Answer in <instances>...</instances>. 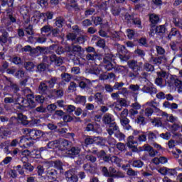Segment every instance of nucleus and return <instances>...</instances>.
I'll use <instances>...</instances> for the list:
<instances>
[{
  "label": "nucleus",
  "instance_id": "16",
  "mask_svg": "<svg viewBox=\"0 0 182 182\" xmlns=\"http://www.w3.org/2000/svg\"><path fill=\"white\" fill-rule=\"evenodd\" d=\"M102 122L104 124H109V127H112L115 124L114 116L112 114H106L102 118Z\"/></svg>",
  "mask_w": 182,
  "mask_h": 182
},
{
  "label": "nucleus",
  "instance_id": "47",
  "mask_svg": "<svg viewBox=\"0 0 182 182\" xmlns=\"http://www.w3.org/2000/svg\"><path fill=\"white\" fill-rule=\"evenodd\" d=\"M14 76L17 79H23V77H25V71L22 70H18L17 72L15 73Z\"/></svg>",
  "mask_w": 182,
  "mask_h": 182
},
{
  "label": "nucleus",
  "instance_id": "31",
  "mask_svg": "<svg viewBox=\"0 0 182 182\" xmlns=\"http://www.w3.org/2000/svg\"><path fill=\"white\" fill-rule=\"evenodd\" d=\"M9 36V33L6 31L3 32L1 36H0V45H1V46H4L5 43L8 42Z\"/></svg>",
  "mask_w": 182,
  "mask_h": 182
},
{
  "label": "nucleus",
  "instance_id": "8",
  "mask_svg": "<svg viewBox=\"0 0 182 182\" xmlns=\"http://www.w3.org/2000/svg\"><path fill=\"white\" fill-rule=\"evenodd\" d=\"M80 149L77 146H73V144L70 146V149L63 154L64 157H68V159H75L79 156Z\"/></svg>",
  "mask_w": 182,
  "mask_h": 182
},
{
  "label": "nucleus",
  "instance_id": "35",
  "mask_svg": "<svg viewBox=\"0 0 182 182\" xmlns=\"http://www.w3.org/2000/svg\"><path fill=\"white\" fill-rule=\"evenodd\" d=\"M85 144L86 147L90 146L92 144H96V137L92 138V136H88L85 139Z\"/></svg>",
  "mask_w": 182,
  "mask_h": 182
},
{
  "label": "nucleus",
  "instance_id": "58",
  "mask_svg": "<svg viewBox=\"0 0 182 182\" xmlns=\"http://www.w3.org/2000/svg\"><path fill=\"white\" fill-rule=\"evenodd\" d=\"M132 23L134 25H136L137 28H139V29H141L143 26H141V20L139 18H135L134 20H132Z\"/></svg>",
  "mask_w": 182,
  "mask_h": 182
},
{
  "label": "nucleus",
  "instance_id": "18",
  "mask_svg": "<svg viewBox=\"0 0 182 182\" xmlns=\"http://www.w3.org/2000/svg\"><path fill=\"white\" fill-rule=\"evenodd\" d=\"M50 167H54L56 170L62 171L63 170V163L60 160L50 161L48 162Z\"/></svg>",
  "mask_w": 182,
  "mask_h": 182
},
{
  "label": "nucleus",
  "instance_id": "37",
  "mask_svg": "<svg viewBox=\"0 0 182 182\" xmlns=\"http://www.w3.org/2000/svg\"><path fill=\"white\" fill-rule=\"evenodd\" d=\"M130 119H129L127 117H124L121 120V124L123 125L124 127H125L126 130H129L132 129V127L130 124Z\"/></svg>",
  "mask_w": 182,
  "mask_h": 182
},
{
  "label": "nucleus",
  "instance_id": "23",
  "mask_svg": "<svg viewBox=\"0 0 182 182\" xmlns=\"http://www.w3.org/2000/svg\"><path fill=\"white\" fill-rule=\"evenodd\" d=\"M149 21L151 23V28H156V25L160 22V17L154 14H152L149 16Z\"/></svg>",
  "mask_w": 182,
  "mask_h": 182
},
{
  "label": "nucleus",
  "instance_id": "29",
  "mask_svg": "<svg viewBox=\"0 0 182 182\" xmlns=\"http://www.w3.org/2000/svg\"><path fill=\"white\" fill-rule=\"evenodd\" d=\"M164 107H166V109H170L171 110H174L178 108V105L176 102L171 103L168 101H165L163 103Z\"/></svg>",
  "mask_w": 182,
  "mask_h": 182
},
{
  "label": "nucleus",
  "instance_id": "42",
  "mask_svg": "<svg viewBox=\"0 0 182 182\" xmlns=\"http://www.w3.org/2000/svg\"><path fill=\"white\" fill-rule=\"evenodd\" d=\"M77 38V35H76V33H69L67 35L68 41H71V42H73V43H75V42H76Z\"/></svg>",
  "mask_w": 182,
  "mask_h": 182
},
{
  "label": "nucleus",
  "instance_id": "19",
  "mask_svg": "<svg viewBox=\"0 0 182 182\" xmlns=\"http://www.w3.org/2000/svg\"><path fill=\"white\" fill-rule=\"evenodd\" d=\"M167 32L166 24L158 26L155 28V33L156 35H163ZM151 33H154V29H151Z\"/></svg>",
  "mask_w": 182,
  "mask_h": 182
},
{
  "label": "nucleus",
  "instance_id": "44",
  "mask_svg": "<svg viewBox=\"0 0 182 182\" xmlns=\"http://www.w3.org/2000/svg\"><path fill=\"white\" fill-rule=\"evenodd\" d=\"M24 68L26 70H28L29 72H32L33 70V68H35V64H33L31 61H28L26 63Z\"/></svg>",
  "mask_w": 182,
  "mask_h": 182
},
{
  "label": "nucleus",
  "instance_id": "38",
  "mask_svg": "<svg viewBox=\"0 0 182 182\" xmlns=\"http://www.w3.org/2000/svg\"><path fill=\"white\" fill-rule=\"evenodd\" d=\"M146 137L149 143H153L157 139V136L153 132H146Z\"/></svg>",
  "mask_w": 182,
  "mask_h": 182
},
{
  "label": "nucleus",
  "instance_id": "22",
  "mask_svg": "<svg viewBox=\"0 0 182 182\" xmlns=\"http://www.w3.org/2000/svg\"><path fill=\"white\" fill-rule=\"evenodd\" d=\"M55 21V26H56V28H58V29H63V26H65V24L66 23V21L65 20V18L62 16H60L57 17Z\"/></svg>",
  "mask_w": 182,
  "mask_h": 182
},
{
  "label": "nucleus",
  "instance_id": "52",
  "mask_svg": "<svg viewBox=\"0 0 182 182\" xmlns=\"http://www.w3.org/2000/svg\"><path fill=\"white\" fill-rule=\"evenodd\" d=\"M144 69L146 72H153V70H154V65L149 63H146L144 65Z\"/></svg>",
  "mask_w": 182,
  "mask_h": 182
},
{
  "label": "nucleus",
  "instance_id": "34",
  "mask_svg": "<svg viewBox=\"0 0 182 182\" xmlns=\"http://www.w3.org/2000/svg\"><path fill=\"white\" fill-rule=\"evenodd\" d=\"M181 33H180V31H178L177 28H172L171 29V31L169 32L168 35V38L169 40L171 39V38H173V36H180Z\"/></svg>",
  "mask_w": 182,
  "mask_h": 182
},
{
  "label": "nucleus",
  "instance_id": "45",
  "mask_svg": "<svg viewBox=\"0 0 182 182\" xmlns=\"http://www.w3.org/2000/svg\"><path fill=\"white\" fill-rule=\"evenodd\" d=\"M53 29V27L49 25H46L41 28V33H49Z\"/></svg>",
  "mask_w": 182,
  "mask_h": 182
},
{
  "label": "nucleus",
  "instance_id": "5",
  "mask_svg": "<svg viewBox=\"0 0 182 182\" xmlns=\"http://www.w3.org/2000/svg\"><path fill=\"white\" fill-rule=\"evenodd\" d=\"M28 134L26 136H21L20 141H29V140H39L43 136V132L38 129H28Z\"/></svg>",
  "mask_w": 182,
  "mask_h": 182
},
{
  "label": "nucleus",
  "instance_id": "59",
  "mask_svg": "<svg viewBox=\"0 0 182 182\" xmlns=\"http://www.w3.org/2000/svg\"><path fill=\"white\" fill-rule=\"evenodd\" d=\"M95 12H96V9L93 8H90L85 10L84 15L85 16H86V18H87V16H90V15H93V14H95Z\"/></svg>",
  "mask_w": 182,
  "mask_h": 182
},
{
  "label": "nucleus",
  "instance_id": "53",
  "mask_svg": "<svg viewBox=\"0 0 182 182\" xmlns=\"http://www.w3.org/2000/svg\"><path fill=\"white\" fill-rule=\"evenodd\" d=\"M98 56L99 54H97V53H93V54L88 53L86 55V58L87 60H95V59H97Z\"/></svg>",
  "mask_w": 182,
  "mask_h": 182
},
{
  "label": "nucleus",
  "instance_id": "12",
  "mask_svg": "<svg viewBox=\"0 0 182 182\" xmlns=\"http://www.w3.org/2000/svg\"><path fill=\"white\" fill-rule=\"evenodd\" d=\"M128 66L129 69H132V70H133V72L135 73H137V72L143 70V63H137V61L134 60L128 62Z\"/></svg>",
  "mask_w": 182,
  "mask_h": 182
},
{
  "label": "nucleus",
  "instance_id": "17",
  "mask_svg": "<svg viewBox=\"0 0 182 182\" xmlns=\"http://www.w3.org/2000/svg\"><path fill=\"white\" fill-rule=\"evenodd\" d=\"M50 65H54V66H60L63 63V60L60 58H58L56 55H52L49 57Z\"/></svg>",
  "mask_w": 182,
  "mask_h": 182
},
{
  "label": "nucleus",
  "instance_id": "64",
  "mask_svg": "<svg viewBox=\"0 0 182 182\" xmlns=\"http://www.w3.org/2000/svg\"><path fill=\"white\" fill-rule=\"evenodd\" d=\"M10 87L11 90L14 92V93H18V92H19L20 90L19 86L17 84L11 83Z\"/></svg>",
  "mask_w": 182,
  "mask_h": 182
},
{
  "label": "nucleus",
  "instance_id": "14",
  "mask_svg": "<svg viewBox=\"0 0 182 182\" xmlns=\"http://www.w3.org/2000/svg\"><path fill=\"white\" fill-rule=\"evenodd\" d=\"M97 159L102 160L104 163H112V157L109 154H107L105 150H101L97 154Z\"/></svg>",
  "mask_w": 182,
  "mask_h": 182
},
{
  "label": "nucleus",
  "instance_id": "55",
  "mask_svg": "<svg viewBox=\"0 0 182 182\" xmlns=\"http://www.w3.org/2000/svg\"><path fill=\"white\" fill-rule=\"evenodd\" d=\"M64 110H66L67 113H73V112L76 110V107L72 105H65V109H64Z\"/></svg>",
  "mask_w": 182,
  "mask_h": 182
},
{
  "label": "nucleus",
  "instance_id": "4",
  "mask_svg": "<svg viewBox=\"0 0 182 182\" xmlns=\"http://www.w3.org/2000/svg\"><path fill=\"white\" fill-rule=\"evenodd\" d=\"M58 82V78L56 77H52L49 80L43 81L40 83L38 86V93L43 96V95H50V92L53 87H55V85Z\"/></svg>",
  "mask_w": 182,
  "mask_h": 182
},
{
  "label": "nucleus",
  "instance_id": "28",
  "mask_svg": "<svg viewBox=\"0 0 182 182\" xmlns=\"http://www.w3.org/2000/svg\"><path fill=\"white\" fill-rule=\"evenodd\" d=\"M47 176L50 180L56 181V178H58V171H56V169L48 170L47 172Z\"/></svg>",
  "mask_w": 182,
  "mask_h": 182
},
{
  "label": "nucleus",
  "instance_id": "33",
  "mask_svg": "<svg viewBox=\"0 0 182 182\" xmlns=\"http://www.w3.org/2000/svg\"><path fill=\"white\" fill-rule=\"evenodd\" d=\"M96 38H98L97 41L96 42V46H98V48H102V49H105L106 47V41L103 38H100L97 36H94L93 39H96Z\"/></svg>",
  "mask_w": 182,
  "mask_h": 182
},
{
  "label": "nucleus",
  "instance_id": "25",
  "mask_svg": "<svg viewBox=\"0 0 182 182\" xmlns=\"http://www.w3.org/2000/svg\"><path fill=\"white\" fill-rule=\"evenodd\" d=\"M65 178L68 182H77L78 178L74 173H72V171H68L65 172Z\"/></svg>",
  "mask_w": 182,
  "mask_h": 182
},
{
  "label": "nucleus",
  "instance_id": "20",
  "mask_svg": "<svg viewBox=\"0 0 182 182\" xmlns=\"http://www.w3.org/2000/svg\"><path fill=\"white\" fill-rule=\"evenodd\" d=\"M48 97L50 99H60L63 97V90H53L48 95Z\"/></svg>",
  "mask_w": 182,
  "mask_h": 182
},
{
  "label": "nucleus",
  "instance_id": "54",
  "mask_svg": "<svg viewBox=\"0 0 182 182\" xmlns=\"http://www.w3.org/2000/svg\"><path fill=\"white\" fill-rule=\"evenodd\" d=\"M85 159L87 161H90V163H96L97 160V158L92 154H87Z\"/></svg>",
  "mask_w": 182,
  "mask_h": 182
},
{
  "label": "nucleus",
  "instance_id": "11",
  "mask_svg": "<svg viewBox=\"0 0 182 182\" xmlns=\"http://www.w3.org/2000/svg\"><path fill=\"white\" fill-rule=\"evenodd\" d=\"M167 83L168 86L171 87L173 86L177 89L178 93H182V81L178 79H175L174 77H171L170 80H168Z\"/></svg>",
  "mask_w": 182,
  "mask_h": 182
},
{
  "label": "nucleus",
  "instance_id": "6",
  "mask_svg": "<svg viewBox=\"0 0 182 182\" xmlns=\"http://www.w3.org/2000/svg\"><path fill=\"white\" fill-rule=\"evenodd\" d=\"M102 173L104 177H113L114 178H120V176L117 174V170L113 166H110L109 169L106 166L101 167Z\"/></svg>",
  "mask_w": 182,
  "mask_h": 182
},
{
  "label": "nucleus",
  "instance_id": "40",
  "mask_svg": "<svg viewBox=\"0 0 182 182\" xmlns=\"http://www.w3.org/2000/svg\"><path fill=\"white\" fill-rule=\"evenodd\" d=\"M132 166L136 168H141L144 166V163L141 160H134L132 161Z\"/></svg>",
  "mask_w": 182,
  "mask_h": 182
},
{
  "label": "nucleus",
  "instance_id": "10",
  "mask_svg": "<svg viewBox=\"0 0 182 182\" xmlns=\"http://www.w3.org/2000/svg\"><path fill=\"white\" fill-rule=\"evenodd\" d=\"M182 168L180 167H176L175 168H161L159 169V173L162 176H173V177L177 176V171H181Z\"/></svg>",
  "mask_w": 182,
  "mask_h": 182
},
{
  "label": "nucleus",
  "instance_id": "57",
  "mask_svg": "<svg viewBox=\"0 0 182 182\" xmlns=\"http://www.w3.org/2000/svg\"><path fill=\"white\" fill-rule=\"evenodd\" d=\"M93 22H94V25H95V26H97V25H102L103 18L101 16L95 17Z\"/></svg>",
  "mask_w": 182,
  "mask_h": 182
},
{
  "label": "nucleus",
  "instance_id": "27",
  "mask_svg": "<svg viewBox=\"0 0 182 182\" xmlns=\"http://www.w3.org/2000/svg\"><path fill=\"white\" fill-rule=\"evenodd\" d=\"M86 96L77 95L74 100V102L76 105H82V106H86Z\"/></svg>",
  "mask_w": 182,
  "mask_h": 182
},
{
  "label": "nucleus",
  "instance_id": "61",
  "mask_svg": "<svg viewBox=\"0 0 182 182\" xmlns=\"http://www.w3.org/2000/svg\"><path fill=\"white\" fill-rule=\"evenodd\" d=\"M36 171H37L38 176H42L45 173V168H43V166L38 165L36 167Z\"/></svg>",
  "mask_w": 182,
  "mask_h": 182
},
{
  "label": "nucleus",
  "instance_id": "7",
  "mask_svg": "<svg viewBox=\"0 0 182 182\" xmlns=\"http://www.w3.org/2000/svg\"><path fill=\"white\" fill-rule=\"evenodd\" d=\"M129 50L126 48L124 46H119L117 47V56L121 60L126 62L130 59V55H128Z\"/></svg>",
  "mask_w": 182,
  "mask_h": 182
},
{
  "label": "nucleus",
  "instance_id": "9",
  "mask_svg": "<svg viewBox=\"0 0 182 182\" xmlns=\"http://www.w3.org/2000/svg\"><path fill=\"white\" fill-rule=\"evenodd\" d=\"M72 144V141L68 139H59L58 144L56 145V149H58V151H65V153H66L67 150L70 148Z\"/></svg>",
  "mask_w": 182,
  "mask_h": 182
},
{
  "label": "nucleus",
  "instance_id": "56",
  "mask_svg": "<svg viewBox=\"0 0 182 182\" xmlns=\"http://www.w3.org/2000/svg\"><path fill=\"white\" fill-rule=\"evenodd\" d=\"M32 156L33 159H42V154H41V151H39L38 148L33 151Z\"/></svg>",
  "mask_w": 182,
  "mask_h": 182
},
{
  "label": "nucleus",
  "instance_id": "36",
  "mask_svg": "<svg viewBox=\"0 0 182 182\" xmlns=\"http://www.w3.org/2000/svg\"><path fill=\"white\" fill-rule=\"evenodd\" d=\"M134 55L137 56V58H140V59H144V57L146 56V52L140 48H136L134 50Z\"/></svg>",
  "mask_w": 182,
  "mask_h": 182
},
{
  "label": "nucleus",
  "instance_id": "48",
  "mask_svg": "<svg viewBox=\"0 0 182 182\" xmlns=\"http://www.w3.org/2000/svg\"><path fill=\"white\" fill-rule=\"evenodd\" d=\"M58 144V140L51 141L46 144V147L49 150L50 149H53L54 147H56Z\"/></svg>",
  "mask_w": 182,
  "mask_h": 182
},
{
  "label": "nucleus",
  "instance_id": "2",
  "mask_svg": "<svg viewBox=\"0 0 182 182\" xmlns=\"http://www.w3.org/2000/svg\"><path fill=\"white\" fill-rule=\"evenodd\" d=\"M19 123H21L23 126H31L28 121L26 120V116L23 115L22 113L16 114V116H12L9 122L7 124V128H4L1 132V136L4 137H11L12 136V130L9 129H12L15 127V126H18Z\"/></svg>",
  "mask_w": 182,
  "mask_h": 182
},
{
  "label": "nucleus",
  "instance_id": "15",
  "mask_svg": "<svg viewBox=\"0 0 182 182\" xmlns=\"http://www.w3.org/2000/svg\"><path fill=\"white\" fill-rule=\"evenodd\" d=\"M20 14L23 16V21L26 23H29L31 22V17L29 16V11H28V8L26 6H21L20 8Z\"/></svg>",
  "mask_w": 182,
  "mask_h": 182
},
{
  "label": "nucleus",
  "instance_id": "13",
  "mask_svg": "<svg viewBox=\"0 0 182 182\" xmlns=\"http://www.w3.org/2000/svg\"><path fill=\"white\" fill-rule=\"evenodd\" d=\"M38 19L39 21H43V22H48L50 19H53V12L46 11L45 13L39 12L38 16Z\"/></svg>",
  "mask_w": 182,
  "mask_h": 182
},
{
  "label": "nucleus",
  "instance_id": "32",
  "mask_svg": "<svg viewBox=\"0 0 182 182\" xmlns=\"http://www.w3.org/2000/svg\"><path fill=\"white\" fill-rule=\"evenodd\" d=\"M104 68L105 70H107V72H110V70H113V69L114 72H117V70H119V68L114 66L112 63H104Z\"/></svg>",
  "mask_w": 182,
  "mask_h": 182
},
{
  "label": "nucleus",
  "instance_id": "50",
  "mask_svg": "<svg viewBox=\"0 0 182 182\" xmlns=\"http://www.w3.org/2000/svg\"><path fill=\"white\" fill-rule=\"evenodd\" d=\"M23 168H24V170H28V171H33V166H32V164H31V163L29 162H24L23 165Z\"/></svg>",
  "mask_w": 182,
  "mask_h": 182
},
{
  "label": "nucleus",
  "instance_id": "24",
  "mask_svg": "<svg viewBox=\"0 0 182 182\" xmlns=\"http://www.w3.org/2000/svg\"><path fill=\"white\" fill-rule=\"evenodd\" d=\"M141 90L144 93H149L151 96H153V95H156L157 93V88H156L154 87L147 86V85H144L142 87Z\"/></svg>",
  "mask_w": 182,
  "mask_h": 182
},
{
  "label": "nucleus",
  "instance_id": "3",
  "mask_svg": "<svg viewBox=\"0 0 182 182\" xmlns=\"http://www.w3.org/2000/svg\"><path fill=\"white\" fill-rule=\"evenodd\" d=\"M139 134L138 137L134 136H129L127 139V146L131 149V151H137V146L134 144H141L144 141H147V132H142Z\"/></svg>",
  "mask_w": 182,
  "mask_h": 182
},
{
  "label": "nucleus",
  "instance_id": "51",
  "mask_svg": "<svg viewBox=\"0 0 182 182\" xmlns=\"http://www.w3.org/2000/svg\"><path fill=\"white\" fill-rule=\"evenodd\" d=\"M72 50L73 52H76L77 53H84L85 52V50H83L80 46H73Z\"/></svg>",
  "mask_w": 182,
  "mask_h": 182
},
{
  "label": "nucleus",
  "instance_id": "43",
  "mask_svg": "<svg viewBox=\"0 0 182 182\" xmlns=\"http://www.w3.org/2000/svg\"><path fill=\"white\" fill-rule=\"evenodd\" d=\"M85 161H86V156L80 155L76 161V164L77 166H82V164H85Z\"/></svg>",
  "mask_w": 182,
  "mask_h": 182
},
{
  "label": "nucleus",
  "instance_id": "30",
  "mask_svg": "<svg viewBox=\"0 0 182 182\" xmlns=\"http://www.w3.org/2000/svg\"><path fill=\"white\" fill-rule=\"evenodd\" d=\"M116 57L113 54L107 53L105 54L103 58V63H112V62H114V58Z\"/></svg>",
  "mask_w": 182,
  "mask_h": 182
},
{
  "label": "nucleus",
  "instance_id": "1",
  "mask_svg": "<svg viewBox=\"0 0 182 182\" xmlns=\"http://www.w3.org/2000/svg\"><path fill=\"white\" fill-rule=\"evenodd\" d=\"M45 102V97L42 95L28 94L26 98L23 97H18L15 101V105H18L21 107H30V109H35L37 105H42Z\"/></svg>",
  "mask_w": 182,
  "mask_h": 182
},
{
  "label": "nucleus",
  "instance_id": "60",
  "mask_svg": "<svg viewBox=\"0 0 182 182\" xmlns=\"http://www.w3.org/2000/svg\"><path fill=\"white\" fill-rule=\"evenodd\" d=\"M154 113V109L150 107H147L145 109L144 114L146 117H150Z\"/></svg>",
  "mask_w": 182,
  "mask_h": 182
},
{
  "label": "nucleus",
  "instance_id": "63",
  "mask_svg": "<svg viewBox=\"0 0 182 182\" xmlns=\"http://www.w3.org/2000/svg\"><path fill=\"white\" fill-rule=\"evenodd\" d=\"M37 4L41 6V8H46L48 5V0H37Z\"/></svg>",
  "mask_w": 182,
  "mask_h": 182
},
{
  "label": "nucleus",
  "instance_id": "26",
  "mask_svg": "<svg viewBox=\"0 0 182 182\" xmlns=\"http://www.w3.org/2000/svg\"><path fill=\"white\" fill-rule=\"evenodd\" d=\"M101 80H108L110 83L116 80V75L113 73H109L108 74H104L101 75Z\"/></svg>",
  "mask_w": 182,
  "mask_h": 182
},
{
  "label": "nucleus",
  "instance_id": "21",
  "mask_svg": "<svg viewBox=\"0 0 182 182\" xmlns=\"http://www.w3.org/2000/svg\"><path fill=\"white\" fill-rule=\"evenodd\" d=\"M79 87L89 90V89L92 87V82H90L89 79L85 78L79 82Z\"/></svg>",
  "mask_w": 182,
  "mask_h": 182
},
{
  "label": "nucleus",
  "instance_id": "49",
  "mask_svg": "<svg viewBox=\"0 0 182 182\" xmlns=\"http://www.w3.org/2000/svg\"><path fill=\"white\" fill-rule=\"evenodd\" d=\"M39 52H43V48H41L40 46H37L36 48H31L30 50L31 55H36V53H38Z\"/></svg>",
  "mask_w": 182,
  "mask_h": 182
},
{
  "label": "nucleus",
  "instance_id": "41",
  "mask_svg": "<svg viewBox=\"0 0 182 182\" xmlns=\"http://www.w3.org/2000/svg\"><path fill=\"white\" fill-rule=\"evenodd\" d=\"M1 6H8L11 8L14 6V0H1Z\"/></svg>",
  "mask_w": 182,
  "mask_h": 182
},
{
  "label": "nucleus",
  "instance_id": "39",
  "mask_svg": "<svg viewBox=\"0 0 182 182\" xmlns=\"http://www.w3.org/2000/svg\"><path fill=\"white\" fill-rule=\"evenodd\" d=\"M138 43L139 46H141L142 48H149L150 45L147 43V38L144 37H141L138 40Z\"/></svg>",
  "mask_w": 182,
  "mask_h": 182
},
{
  "label": "nucleus",
  "instance_id": "46",
  "mask_svg": "<svg viewBox=\"0 0 182 182\" xmlns=\"http://www.w3.org/2000/svg\"><path fill=\"white\" fill-rule=\"evenodd\" d=\"M124 18L125 21H127V23H132L134 19V16L130 15L129 13H126Z\"/></svg>",
  "mask_w": 182,
  "mask_h": 182
},
{
  "label": "nucleus",
  "instance_id": "62",
  "mask_svg": "<svg viewBox=\"0 0 182 182\" xmlns=\"http://www.w3.org/2000/svg\"><path fill=\"white\" fill-rule=\"evenodd\" d=\"M61 77L64 82H70V79H72V76L69 73L61 74Z\"/></svg>",
  "mask_w": 182,
  "mask_h": 182
}]
</instances>
